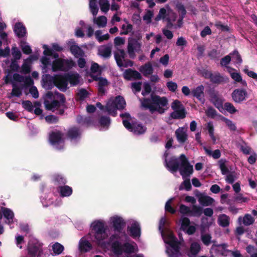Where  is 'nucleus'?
Returning <instances> with one entry per match:
<instances>
[{"label": "nucleus", "instance_id": "nucleus-51", "mask_svg": "<svg viewBox=\"0 0 257 257\" xmlns=\"http://www.w3.org/2000/svg\"><path fill=\"white\" fill-rule=\"evenodd\" d=\"M254 221L253 218L248 214H245L243 218V223L246 226L252 224Z\"/></svg>", "mask_w": 257, "mask_h": 257}, {"label": "nucleus", "instance_id": "nucleus-15", "mask_svg": "<svg viewBox=\"0 0 257 257\" xmlns=\"http://www.w3.org/2000/svg\"><path fill=\"white\" fill-rule=\"evenodd\" d=\"M233 100L237 103H240L245 99L247 95L246 90L243 89H236L232 93Z\"/></svg>", "mask_w": 257, "mask_h": 257}, {"label": "nucleus", "instance_id": "nucleus-60", "mask_svg": "<svg viewBox=\"0 0 257 257\" xmlns=\"http://www.w3.org/2000/svg\"><path fill=\"white\" fill-rule=\"evenodd\" d=\"M168 20L169 23L173 25L172 23L175 22L177 19V15L172 11L170 10L168 13Z\"/></svg>", "mask_w": 257, "mask_h": 257}, {"label": "nucleus", "instance_id": "nucleus-2", "mask_svg": "<svg viewBox=\"0 0 257 257\" xmlns=\"http://www.w3.org/2000/svg\"><path fill=\"white\" fill-rule=\"evenodd\" d=\"M96 105L101 110L107 111L112 116H116L117 109H123L125 107L126 102L122 96L118 95L113 99L109 100L105 106L99 102H97Z\"/></svg>", "mask_w": 257, "mask_h": 257}, {"label": "nucleus", "instance_id": "nucleus-46", "mask_svg": "<svg viewBox=\"0 0 257 257\" xmlns=\"http://www.w3.org/2000/svg\"><path fill=\"white\" fill-rule=\"evenodd\" d=\"M133 30V26L126 23V24H123L121 26V35H126L132 32Z\"/></svg>", "mask_w": 257, "mask_h": 257}, {"label": "nucleus", "instance_id": "nucleus-35", "mask_svg": "<svg viewBox=\"0 0 257 257\" xmlns=\"http://www.w3.org/2000/svg\"><path fill=\"white\" fill-rule=\"evenodd\" d=\"M203 213V208L201 206L193 205L190 212V216L200 217Z\"/></svg>", "mask_w": 257, "mask_h": 257}, {"label": "nucleus", "instance_id": "nucleus-42", "mask_svg": "<svg viewBox=\"0 0 257 257\" xmlns=\"http://www.w3.org/2000/svg\"><path fill=\"white\" fill-rule=\"evenodd\" d=\"M210 81L212 83L220 84L223 81V78L218 73L212 74Z\"/></svg>", "mask_w": 257, "mask_h": 257}, {"label": "nucleus", "instance_id": "nucleus-44", "mask_svg": "<svg viewBox=\"0 0 257 257\" xmlns=\"http://www.w3.org/2000/svg\"><path fill=\"white\" fill-rule=\"evenodd\" d=\"M64 246L58 242L55 243L52 246V249L56 254H60L64 250Z\"/></svg>", "mask_w": 257, "mask_h": 257}, {"label": "nucleus", "instance_id": "nucleus-47", "mask_svg": "<svg viewBox=\"0 0 257 257\" xmlns=\"http://www.w3.org/2000/svg\"><path fill=\"white\" fill-rule=\"evenodd\" d=\"M200 245L197 242H193L190 246V252L193 255H196L200 250Z\"/></svg>", "mask_w": 257, "mask_h": 257}, {"label": "nucleus", "instance_id": "nucleus-10", "mask_svg": "<svg viewBox=\"0 0 257 257\" xmlns=\"http://www.w3.org/2000/svg\"><path fill=\"white\" fill-rule=\"evenodd\" d=\"M180 165L179 160L175 157H172L168 161L165 162V167L171 173L176 172L179 169Z\"/></svg>", "mask_w": 257, "mask_h": 257}, {"label": "nucleus", "instance_id": "nucleus-31", "mask_svg": "<svg viewBox=\"0 0 257 257\" xmlns=\"http://www.w3.org/2000/svg\"><path fill=\"white\" fill-rule=\"evenodd\" d=\"M108 83V81L106 78L101 79L100 82H98V94L99 96L105 95L106 91L105 87L107 86Z\"/></svg>", "mask_w": 257, "mask_h": 257}, {"label": "nucleus", "instance_id": "nucleus-38", "mask_svg": "<svg viewBox=\"0 0 257 257\" xmlns=\"http://www.w3.org/2000/svg\"><path fill=\"white\" fill-rule=\"evenodd\" d=\"M219 224L223 227H226L229 225V218L226 214H222L218 218Z\"/></svg>", "mask_w": 257, "mask_h": 257}, {"label": "nucleus", "instance_id": "nucleus-50", "mask_svg": "<svg viewBox=\"0 0 257 257\" xmlns=\"http://www.w3.org/2000/svg\"><path fill=\"white\" fill-rule=\"evenodd\" d=\"M23 107L30 112L33 111V105L30 100H23L22 102Z\"/></svg>", "mask_w": 257, "mask_h": 257}, {"label": "nucleus", "instance_id": "nucleus-29", "mask_svg": "<svg viewBox=\"0 0 257 257\" xmlns=\"http://www.w3.org/2000/svg\"><path fill=\"white\" fill-rule=\"evenodd\" d=\"M186 112L185 107L181 109L174 110L170 113V116L173 119H183L186 117Z\"/></svg>", "mask_w": 257, "mask_h": 257}, {"label": "nucleus", "instance_id": "nucleus-41", "mask_svg": "<svg viewBox=\"0 0 257 257\" xmlns=\"http://www.w3.org/2000/svg\"><path fill=\"white\" fill-rule=\"evenodd\" d=\"M89 9L93 16H96L98 12L96 0H89Z\"/></svg>", "mask_w": 257, "mask_h": 257}, {"label": "nucleus", "instance_id": "nucleus-57", "mask_svg": "<svg viewBox=\"0 0 257 257\" xmlns=\"http://www.w3.org/2000/svg\"><path fill=\"white\" fill-rule=\"evenodd\" d=\"M144 90L142 92V94L143 96H146L152 91V88L151 85L148 82H145L143 84Z\"/></svg>", "mask_w": 257, "mask_h": 257}, {"label": "nucleus", "instance_id": "nucleus-17", "mask_svg": "<svg viewBox=\"0 0 257 257\" xmlns=\"http://www.w3.org/2000/svg\"><path fill=\"white\" fill-rule=\"evenodd\" d=\"M7 28V25L1 19L0 20V38L5 42V45H9L11 42V39L9 38L7 33L4 31Z\"/></svg>", "mask_w": 257, "mask_h": 257}, {"label": "nucleus", "instance_id": "nucleus-23", "mask_svg": "<svg viewBox=\"0 0 257 257\" xmlns=\"http://www.w3.org/2000/svg\"><path fill=\"white\" fill-rule=\"evenodd\" d=\"M57 191L62 197H69L73 192L72 187L68 185L59 186L57 188Z\"/></svg>", "mask_w": 257, "mask_h": 257}, {"label": "nucleus", "instance_id": "nucleus-27", "mask_svg": "<svg viewBox=\"0 0 257 257\" xmlns=\"http://www.w3.org/2000/svg\"><path fill=\"white\" fill-rule=\"evenodd\" d=\"M209 95L211 102L217 108L221 105L220 99L218 97V93L215 90H210L209 92Z\"/></svg>", "mask_w": 257, "mask_h": 257}, {"label": "nucleus", "instance_id": "nucleus-4", "mask_svg": "<svg viewBox=\"0 0 257 257\" xmlns=\"http://www.w3.org/2000/svg\"><path fill=\"white\" fill-rule=\"evenodd\" d=\"M91 227L94 238L98 244H101L107 237L103 222L99 220L94 221L92 223Z\"/></svg>", "mask_w": 257, "mask_h": 257}, {"label": "nucleus", "instance_id": "nucleus-43", "mask_svg": "<svg viewBox=\"0 0 257 257\" xmlns=\"http://www.w3.org/2000/svg\"><path fill=\"white\" fill-rule=\"evenodd\" d=\"M22 88L23 87H19L15 83H13V89L11 92V95L13 96L20 97L22 94Z\"/></svg>", "mask_w": 257, "mask_h": 257}, {"label": "nucleus", "instance_id": "nucleus-37", "mask_svg": "<svg viewBox=\"0 0 257 257\" xmlns=\"http://www.w3.org/2000/svg\"><path fill=\"white\" fill-rule=\"evenodd\" d=\"M176 136L178 141L180 143H184L187 139V135L183 130H177L176 132Z\"/></svg>", "mask_w": 257, "mask_h": 257}, {"label": "nucleus", "instance_id": "nucleus-9", "mask_svg": "<svg viewBox=\"0 0 257 257\" xmlns=\"http://www.w3.org/2000/svg\"><path fill=\"white\" fill-rule=\"evenodd\" d=\"M54 85L60 91L65 92L68 88L66 73L55 75Z\"/></svg>", "mask_w": 257, "mask_h": 257}, {"label": "nucleus", "instance_id": "nucleus-54", "mask_svg": "<svg viewBox=\"0 0 257 257\" xmlns=\"http://www.w3.org/2000/svg\"><path fill=\"white\" fill-rule=\"evenodd\" d=\"M153 15L154 14L152 11L148 10L143 16V19L147 24H150L151 22V20Z\"/></svg>", "mask_w": 257, "mask_h": 257}, {"label": "nucleus", "instance_id": "nucleus-48", "mask_svg": "<svg viewBox=\"0 0 257 257\" xmlns=\"http://www.w3.org/2000/svg\"><path fill=\"white\" fill-rule=\"evenodd\" d=\"M99 123L102 126H108L110 123V118L108 116H102L99 119Z\"/></svg>", "mask_w": 257, "mask_h": 257}, {"label": "nucleus", "instance_id": "nucleus-40", "mask_svg": "<svg viewBox=\"0 0 257 257\" xmlns=\"http://www.w3.org/2000/svg\"><path fill=\"white\" fill-rule=\"evenodd\" d=\"M99 4L101 11L107 13L110 9V3L108 0H99Z\"/></svg>", "mask_w": 257, "mask_h": 257}, {"label": "nucleus", "instance_id": "nucleus-7", "mask_svg": "<svg viewBox=\"0 0 257 257\" xmlns=\"http://www.w3.org/2000/svg\"><path fill=\"white\" fill-rule=\"evenodd\" d=\"M111 247L113 252L117 255H121L123 252L129 254L135 252L134 246L128 242H125L122 245L119 241L116 240L112 242Z\"/></svg>", "mask_w": 257, "mask_h": 257}, {"label": "nucleus", "instance_id": "nucleus-12", "mask_svg": "<svg viewBox=\"0 0 257 257\" xmlns=\"http://www.w3.org/2000/svg\"><path fill=\"white\" fill-rule=\"evenodd\" d=\"M13 30L16 35L20 38H23L27 36V30L22 22L16 23L13 27Z\"/></svg>", "mask_w": 257, "mask_h": 257}, {"label": "nucleus", "instance_id": "nucleus-32", "mask_svg": "<svg viewBox=\"0 0 257 257\" xmlns=\"http://www.w3.org/2000/svg\"><path fill=\"white\" fill-rule=\"evenodd\" d=\"M93 23L99 28H104L106 26L107 19L105 16H101L96 17L94 16Z\"/></svg>", "mask_w": 257, "mask_h": 257}, {"label": "nucleus", "instance_id": "nucleus-13", "mask_svg": "<svg viewBox=\"0 0 257 257\" xmlns=\"http://www.w3.org/2000/svg\"><path fill=\"white\" fill-rule=\"evenodd\" d=\"M127 229L129 231V234L134 238L140 237L141 235V228L140 223L137 221H135L131 224L130 227H128Z\"/></svg>", "mask_w": 257, "mask_h": 257}, {"label": "nucleus", "instance_id": "nucleus-59", "mask_svg": "<svg viewBox=\"0 0 257 257\" xmlns=\"http://www.w3.org/2000/svg\"><path fill=\"white\" fill-rule=\"evenodd\" d=\"M172 201V199H171L167 201L165 204V211L168 212L171 214H174L176 212V210L172 207L171 203Z\"/></svg>", "mask_w": 257, "mask_h": 257}, {"label": "nucleus", "instance_id": "nucleus-14", "mask_svg": "<svg viewBox=\"0 0 257 257\" xmlns=\"http://www.w3.org/2000/svg\"><path fill=\"white\" fill-rule=\"evenodd\" d=\"M81 134L82 132L80 127L73 126L69 128L67 132L66 136L71 140H77L81 138Z\"/></svg>", "mask_w": 257, "mask_h": 257}, {"label": "nucleus", "instance_id": "nucleus-36", "mask_svg": "<svg viewBox=\"0 0 257 257\" xmlns=\"http://www.w3.org/2000/svg\"><path fill=\"white\" fill-rule=\"evenodd\" d=\"M142 42L140 39L130 38L128 39L127 48H141Z\"/></svg>", "mask_w": 257, "mask_h": 257}, {"label": "nucleus", "instance_id": "nucleus-11", "mask_svg": "<svg viewBox=\"0 0 257 257\" xmlns=\"http://www.w3.org/2000/svg\"><path fill=\"white\" fill-rule=\"evenodd\" d=\"M204 91V86L203 85H200L191 90V95L193 97L196 98L201 103L203 104L205 102Z\"/></svg>", "mask_w": 257, "mask_h": 257}, {"label": "nucleus", "instance_id": "nucleus-1", "mask_svg": "<svg viewBox=\"0 0 257 257\" xmlns=\"http://www.w3.org/2000/svg\"><path fill=\"white\" fill-rule=\"evenodd\" d=\"M168 100L165 96L161 97L152 93L148 98H143L141 100V106L145 110H149L151 113L158 112L164 113L168 109Z\"/></svg>", "mask_w": 257, "mask_h": 257}, {"label": "nucleus", "instance_id": "nucleus-8", "mask_svg": "<svg viewBox=\"0 0 257 257\" xmlns=\"http://www.w3.org/2000/svg\"><path fill=\"white\" fill-rule=\"evenodd\" d=\"M122 123L124 126L129 131L133 132L137 135H141L144 134L147 130V127L141 123L137 122L131 123L129 120L127 119H123Z\"/></svg>", "mask_w": 257, "mask_h": 257}, {"label": "nucleus", "instance_id": "nucleus-64", "mask_svg": "<svg viewBox=\"0 0 257 257\" xmlns=\"http://www.w3.org/2000/svg\"><path fill=\"white\" fill-rule=\"evenodd\" d=\"M168 89L171 92H175L177 89V84L172 81H169L166 84Z\"/></svg>", "mask_w": 257, "mask_h": 257}, {"label": "nucleus", "instance_id": "nucleus-58", "mask_svg": "<svg viewBox=\"0 0 257 257\" xmlns=\"http://www.w3.org/2000/svg\"><path fill=\"white\" fill-rule=\"evenodd\" d=\"M45 119L49 123H55L58 122L59 118L53 114L47 115Z\"/></svg>", "mask_w": 257, "mask_h": 257}, {"label": "nucleus", "instance_id": "nucleus-45", "mask_svg": "<svg viewBox=\"0 0 257 257\" xmlns=\"http://www.w3.org/2000/svg\"><path fill=\"white\" fill-rule=\"evenodd\" d=\"M230 55L231 56V59H232L235 63L240 64L242 62L241 57L236 50H235L233 53Z\"/></svg>", "mask_w": 257, "mask_h": 257}, {"label": "nucleus", "instance_id": "nucleus-22", "mask_svg": "<svg viewBox=\"0 0 257 257\" xmlns=\"http://www.w3.org/2000/svg\"><path fill=\"white\" fill-rule=\"evenodd\" d=\"M114 55L117 65L119 67L123 66V62L122 59H124L126 57V54L124 49H116L114 53Z\"/></svg>", "mask_w": 257, "mask_h": 257}, {"label": "nucleus", "instance_id": "nucleus-61", "mask_svg": "<svg viewBox=\"0 0 257 257\" xmlns=\"http://www.w3.org/2000/svg\"><path fill=\"white\" fill-rule=\"evenodd\" d=\"M219 168L221 171V173L223 175H225L229 172L228 168L226 166L225 162L221 160L219 161Z\"/></svg>", "mask_w": 257, "mask_h": 257}, {"label": "nucleus", "instance_id": "nucleus-25", "mask_svg": "<svg viewBox=\"0 0 257 257\" xmlns=\"http://www.w3.org/2000/svg\"><path fill=\"white\" fill-rule=\"evenodd\" d=\"M68 83L69 82L71 86H76L79 83L80 75L78 73H66Z\"/></svg>", "mask_w": 257, "mask_h": 257}, {"label": "nucleus", "instance_id": "nucleus-63", "mask_svg": "<svg viewBox=\"0 0 257 257\" xmlns=\"http://www.w3.org/2000/svg\"><path fill=\"white\" fill-rule=\"evenodd\" d=\"M24 87H28L30 86H33L34 80L30 76L24 77Z\"/></svg>", "mask_w": 257, "mask_h": 257}, {"label": "nucleus", "instance_id": "nucleus-34", "mask_svg": "<svg viewBox=\"0 0 257 257\" xmlns=\"http://www.w3.org/2000/svg\"><path fill=\"white\" fill-rule=\"evenodd\" d=\"M1 210L3 212V215L4 217L6 218L9 222L13 221L14 217V214L13 212L9 208H6L4 207H1Z\"/></svg>", "mask_w": 257, "mask_h": 257}, {"label": "nucleus", "instance_id": "nucleus-39", "mask_svg": "<svg viewBox=\"0 0 257 257\" xmlns=\"http://www.w3.org/2000/svg\"><path fill=\"white\" fill-rule=\"evenodd\" d=\"M203 149L207 155L212 156L215 159H219L221 156L220 151L218 149H216L213 152H212L210 150H209L206 147H204Z\"/></svg>", "mask_w": 257, "mask_h": 257}, {"label": "nucleus", "instance_id": "nucleus-52", "mask_svg": "<svg viewBox=\"0 0 257 257\" xmlns=\"http://www.w3.org/2000/svg\"><path fill=\"white\" fill-rule=\"evenodd\" d=\"M224 107L225 109L231 114H233L237 111L233 105L230 102L225 103Z\"/></svg>", "mask_w": 257, "mask_h": 257}, {"label": "nucleus", "instance_id": "nucleus-5", "mask_svg": "<svg viewBox=\"0 0 257 257\" xmlns=\"http://www.w3.org/2000/svg\"><path fill=\"white\" fill-rule=\"evenodd\" d=\"M63 137L64 134L60 131L52 132L49 135L50 144L57 150H63L65 145Z\"/></svg>", "mask_w": 257, "mask_h": 257}, {"label": "nucleus", "instance_id": "nucleus-19", "mask_svg": "<svg viewBox=\"0 0 257 257\" xmlns=\"http://www.w3.org/2000/svg\"><path fill=\"white\" fill-rule=\"evenodd\" d=\"M42 81L43 87L47 89H51L54 85L55 75L53 76L50 74L43 75Z\"/></svg>", "mask_w": 257, "mask_h": 257}, {"label": "nucleus", "instance_id": "nucleus-55", "mask_svg": "<svg viewBox=\"0 0 257 257\" xmlns=\"http://www.w3.org/2000/svg\"><path fill=\"white\" fill-rule=\"evenodd\" d=\"M179 211L182 214L190 216L191 209L189 207L184 204H181L180 205Z\"/></svg>", "mask_w": 257, "mask_h": 257}, {"label": "nucleus", "instance_id": "nucleus-33", "mask_svg": "<svg viewBox=\"0 0 257 257\" xmlns=\"http://www.w3.org/2000/svg\"><path fill=\"white\" fill-rule=\"evenodd\" d=\"M92 248L91 244L88 240H80L79 242V249L82 252H86Z\"/></svg>", "mask_w": 257, "mask_h": 257}, {"label": "nucleus", "instance_id": "nucleus-20", "mask_svg": "<svg viewBox=\"0 0 257 257\" xmlns=\"http://www.w3.org/2000/svg\"><path fill=\"white\" fill-rule=\"evenodd\" d=\"M166 243L171 246L172 249L171 251L180 250V242L174 235L169 234Z\"/></svg>", "mask_w": 257, "mask_h": 257}, {"label": "nucleus", "instance_id": "nucleus-24", "mask_svg": "<svg viewBox=\"0 0 257 257\" xmlns=\"http://www.w3.org/2000/svg\"><path fill=\"white\" fill-rule=\"evenodd\" d=\"M198 198L199 203L203 206L211 205L214 202V199L213 198L202 194L198 195Z\"/></svg>", "mask_w": 257, "mask_h": 257}, {"label": "nucleus", "instance_id": "nucleus-53", "mask_svg": "<svg viewBox=\"0 0 257 257\" xmlns=\"http://www.w3.org/2000/svg\"><path fill=\"white\" fill-rule=\"evenodd\" d=\"M88 94L89 92L85 89L81 88L79 90L77 95L80 100H83L88 97Z\"/></svg>", "mask_w": 257, "mask_h": 257}, {"label": "nucleus", "instance_id": "nucleus-18", "mask_svg": "<svg viewBox=\"0 0 257 257\" xmlns=\"http://www.w3.org/2000/svg\"><path fill=\"white\" fill-rule=\"evenodd\" d=\"M112 222L114 230L118 232H121L125 225V221L120 217H114Z\"/></svg>", "mask_w": 257, "mask_h": 257}, {"label": "nucleus", "instance_id": "nucleus-3", "mask_svg": "<svg viewBox=\"0 0 257 257\" xmlns=\"http://www.w3.org/2000/svg\"><path fill=\"white\" fill-rule=\"evenodd\" d=\"M26 257H44L43 243L36 239H31L27 245Z\"/></svg>", "mask_w": 257, "mask_h": 257}, {"label": "nucleus", "instance_id": "nucleus-21", "mask_svg": "<svg viewBox=\"0 0 257 257\" xmlns=\"http://www.w3.org/2000/svg\"><path fill=\"white\" fill-rule=\"evenodd\" d=\"M176 8L179 14V18L177 21V25L178 27H180L183 24V19L186 14V11L184 6L181 3H177Z\"/></svg>", "mask_w": 257, "mask_h": 257}, {"label": "nucleus", "instance_id": "nucleus-56", "mask_svg": "<svg viewBox=\"0 0 257 257\" xmlns=\"http://www.w3.org/2000/svg\"><path fill=\"white\" fill-rule=\"evenodd\" d=\"M98 54L105 58H108L111 55V49H98Z\"/></svg>", "mask_w": 257, "mask_h": 257}, {"label": "nucleus", "instance_id": "nucleus-49", "mask_svg": "<svg viewBox=\"0 0 257 257\" xmlns=\"http://www.w3.org/2000/svg\"><path fill=\"white\" fill-rule=\"evenodd\" d=\"M54 181L60 186L65 185L67 183L66 179L61 175H56L54 176Z\"/></svg>", "mask_w": 257, "mask_h": 257}, {"label": "nucleus", "instance_id": "nucleus-26", "mask_svg": "<svg viewBox=\"0 0 257 257\" xmlns=\"http://www.w3.org/2000/svg\"><path fill=\"white\" fill-rule=\"evenodd\" d=\"M77 122L81 125H85L89 126L93 122V120L91 116H83L82 115H78L76 118Z\"/></svg>", "mask_w": 257, "mask_h": 257}, {"label": "nucleus", "instance_id": "nucleus-30", "mask_svg": "<svg viewBox=\"0 0 257 257\" xmlns=\"http://www.w3.org/2000/svg\"><path fill=\"white\" fill-rule=\"evenodd\" d=\"M140 71L144 76L148 77L149 75L152 74L154 70L152 64L148 62L142 66L140 68Z\"/></svg>", "mask_w": 257, "mask_h": 257}, {"label": "nucleus", "instance_id": "nucleus-62", "mask_svg": "<svg viewBox=\"0 0 257 257\" xmlns=\"http://www.w3.org/2000/svg\"><path fill=\"white\" fill-rule=\"evenodd\" d=\"M211 236L209 234L201 235V240L205 245H208L211 243Z\"/></svg>", "mask_w": 257, "mask_h": 257}, {"label": "nucleus", "instance_id": "nucleus-28", "mask_svg": "<svg viewBox=\"0 0 257 257\" xmlns=\"http://www.w3.org/2000/svg\"><path fill=\"white\" fill-rule=\"evenodd\" d=\"M44 104L47 110L52 111H54V108H59L61 105L59 101L57 100H54L52 102H50L49 100L45 99Z\"/></svg>", "mask_w": 257, "mask_h": 257}, {"label": "nucleus", "instance_id": "nucleus-16", "mask_svg": "<svg viewBox=\"0 0 257 257\" xmlns=\"http://www.w3.org/2000/svg\"><path fill=\"white\" fill-rule=\"evenodd\" d=\"M123 77L127 80H140L142 77L141 74L137 70L132 69H126L123 73Z\"/></svg>", "mask_w": 257, "mask_h": 257}, {"label": "nucleus", "instance_id": "nucleus-6", "mask_svg": "<svg viewBox=\"0 0 257 257\" xmlns=\"http://www.w3.org/2000/svg\"><path fill=\"white\" fill-rule=\"evenodd\" d=\"M179 161L180 165L178 170L180 175L183 178L189 177L193 172V166L190 164L184 154L180 156Z\"/></svg>", "mask_w": 257, "mask_h": 257}]
</instances>
